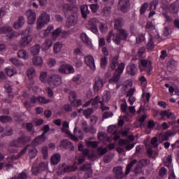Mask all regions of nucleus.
<instances>
[{"mask_svg":"<svg viewBox=\"0 0 179 179\" xmlns=\"http://www.w3.org/2000/svg\"><path fill=\"white\" fill-rule=\"evenodd\" d=\"M48 84L50 86H61L62 85V77L59 74H51L48 77Z\"/></svg>","mask_w":179,"mask_h":179,"instance_id":"6e6552de","label":"nucleus"},{"mask_svg":"<svg viewBox=\"0 0 179 179\" xmlns=\"http://www.w3.org/2000/svg\"><path fill=\"white\" fill-rule=\"evenodd\" d=\"M38 167L41 172L45 171V170H48V162H41Z\"/></svg>","mask_w":179,"mask_h":179,"instance_id":"a18cd8bd","label":"nucleus"},{"mask_svg":"<svg viewBox=\"0 0 179 179\" xmlns=\"http://www.w3.org/2000/svg\"><path fill=\"white\" fill-rule=\"evenodd\" d=\"M27 76L29 79H33L36 76V69L33 67H29L27 69Z\"/></svg>","mask_w":179,"mask_h":179,"instance_id":"72a5a7b5","label":"nucleus"},{"mask_svg":"<svg viewBox=\"0 0 179 179\" xmlns=\"http://www.w3.org/2000/svg\"><path fill=\"white\" fill-rule=\"evenodd\" d=\"M80 40L83 41L85 45H86V47H88L89 48H93V44H92V41H90V38H89V36H87L86 34H81Z\"/></svg>","mask_w":179,"mask_h":179,"instance_id":"f3484780","label":"nucleus"},{"mask_svg":"<svg viewBox=\"0 0 179 179\" xmlns=\"http://www.w3.org/2000/svg\"><path fill=\"white\" fill-rule=\"evenodd\" d=\"M5 72L6 73V75H8V76L12 77L13 76V75H15L17 71L15 69H14V67L9 66L5 69Z\"/></svg>","mask_w":179,"mask_h":179,"instance_id":"f704fd0d","label":"nucleus"},{"mask_svg":"<svg viewBox=\"0 0 179 179\" xmlns=\"http://www.w3.org/2000/svg\"><path fill=\"white\" fill-rule=\"evenodd\" d=\"M59 72H60V73L69 75V73H73V72H75V69H73V66H71V64H62L59 67Z\"/></svg>","mask_w":179,"mask_h":179,"instance_id":"9d476101","label":"nucleus"},{"mask_svg":"<svg viewBox=\"0 0 179 179\" xmlns=\"http://www.w3.org/2000/svg\"><path fill=\"white\" fill-rule=\"evenodd\" d=\"M30 141H31L30 136H27L24 134H22L17 140L13 141L10 143V146H14V148H19V146H22V145H24V143H27L30 142Z\"/></svg>","mask_w":179,"mask_h":179,"instance_id":"0eeeda50","label":"nucleus"},{"mask_svg":"<svg viewBox=\"0 0 179 179\" xmlns=\"http://www.w3.org/2000/svg\"><path fill=\"white\" fill-rule=\"evenodd\" d=\"M39 79L43 82V83H48V76L47 75V72H41Z\"/></svg>","mask_w":179,"mask_h":179,"instance_id":"4c0bfd02","label":"nucleus"},{"mask_svg":"<svg viewBox=\"0 0 179 179\" xmlns=\"http://www.w3.org/2000/svg\"><path fill=\"white\" fill-rule=\"evenodd\" d=\"M138 163V159H133L126 166V171L124 172L125 176H128L131 173V169Z\"/></svg>","mask_w":179,"mask_h":179,"instance_id":"cd10ccee","label":"nucleus"},{"mask_svg":"<svg viewBox=\"0 0 179 179\" xmlns=\"http://www.w3.org/2000/svg\"><path fill=\"white\" fill-rule=\"evenodd\" d=\"M107 152V148L99 147L96 150L97 156H103V155H106V152Z\"/></svg>","mask_w":179,"mask_h":179,"instance_id":"864d4df0","label":"nucleus"},{"mask_svg":"<svg viewBox=\"0 0 179 179\" xmlns=\"http://www.w3.org/2000/svg\"><path fill=\"white\" fill-rule=\"evenodd\" d=\"M93 108H88L85 110L83 111V114L85 118H90V116L92 115V114H93Z\"/></svg>","mask_w":179,"mask_h":179,"instance_id":"6e6d98bb","label":"nucleus"},{"mask_svg":"<svg viewBox=\"0 0 179 179\" xmlns=\"http://www.w3.org/2000/svg\"><path fill=\"white\" fill-rule=\"evenodd\" d=\"M80 12L83 19H86L87 17V15L90 13V10H89L87 5H82L80 6Z\"/></svg>","mask_w":179,"mask_h":179,"instance_id":"393cba45","label":"nucleus"},{"mask_svg":"<svg viewBox=\"0 0 179 179\" xmlns=\"http://www.w3.org/2000/svg\"><path fill=\"white\" fill-rule=\"evenodd\" d=\"M155 43H153V37L150 36L148 43H147V50H153Z\"/></svg>","mask_w":179,"mask_h":179,"instance_id":"4d7b16f0","label":"nucleus"},{"mask_svg":"<svg viewBox=\"0 0 179 179\" xmlns=\"http://www.w3.org/2000/svg\"><path fill=\"white\" fill-rule=\"evenodd\" d=\"M160 115L162 117H167L169 120H176V115L171 111L168 110H162L160 112Z\"/></svg>","mask_w":179,"mask_h":179,"instance_id":"5701e85b","label":"nucleus"},{"mask_svg":"<svg viewBox=\"0 0 179 179\" xmlns=\"http://www.w3.org/2000/svg\"><path fill=\"white\" fill-rule=\"evenodd\" d=\"M145 28L147 30H150L151 31L153 30H156V26L153 24V22H147L145 24Z\"/></svg>","mask_w":179,"mask_h":179,"instance_id":"13d9d810","label":"nucleus"},{"mask_svg":"<svg viewBox=\"0 0 179 179\" xmlns=\"http://www.w3.org/2000/svg\"><path fill=\"white\" fill-rule=\"evenodd\" d=\"M50 162L53 166H56V164H58V163L61 162V155H59V153L53 155L51 157Z\"/></svg>","mask_w":179,"mask_h":179,"instance_id":"c756f323","label":"nucleus"},{"mask_svg":"<svg viewBox=\"0 0 179 179\" xmlns=\"http://www.w3.org/2000/svg\"><path fill=\"white\" fill-rule=\"evenodd\" d=\"M24 153H26V150H21L18 155H17V156H12L10 157H8L7 158V162L8 164H10V163H13V162H15V160H17V159H19V157H21L22 156H23V155H24Z\"/></svg>","mask_w":179,"mask_h":179,"instance_id":"4be33fe9","label":"nucleus"},{"mask_svg":"<svg viewBox=\"0 0 179 179\" xmlns=\"http://www.w3.org/2000/svg\"><path fill=\"white\" fill-rule=\"evenodd\" d=\"M10 31H12L11 27H3L0 28L1 34H6V33H10Z\"/></svg>","mask_w":179,"mask_h":179,"instance_id":"8fccbe9b","label":"nucleus"},{"mask_svg":"<svg viewBox=\"0 0 179 179\" xmlns=\"http://www.w3.org/2000/svg\"><path fill=\"white\" fill-rule=\"evenodd\" d=\"M117 33L113 36V38H112V40L115 44H117L119 45V44H121V41L122 40H127L128 38V31L125 29H117Z\"/></svg>","mask_w":179,"mask_h":179,"instance_id":"7ed1b4c3","label":"nucleus"},{"mask_svg":"<svg viewBox=\"0 0 179 179\" xmlns=\"http://www.w3.org/2000/svg\"><path fill=\"white\" fill-rule=\"evenodd\" d=\"M106 84V82L103 80V78L100 76H97L95 78V83L94 85V92H97L100 90L103 87L104 85Z\"/></svg>","mask_w":179,"mask_h":179,"instance_id":"9b49d317","label":"nucleus"},{"mask_svg":"<svg viewBox=\"0 0 179 179\" xmlns=\"http://www.w3.org/2000/svg\"><path fill=\"white\" fill-rule=\"evenodd\" d=\"M113 174H115V177L117 179H122L124 178V171H122V166H117L113 168Z\"/></svg>","mask_w":179,"mask_h":179,"instance_id":"2eb2a0df","label":"nucleus"},{"mask_svg":"<svg viewBox=\"0 0 179 179\" xmlns=\"http://www.w3.org/2000/svg\"><path fill=\"white\" fill-rule=\"evenodd\" d=\"M71 136V139H72V141H74V142H78V141H79V139L78 138V136H79V135L78 134V127H76L74 129V134H70Z\"/></svg>","mask_w":179,"mask_h":179,"instance_id":"603ef678","label":"nucleus"},{"mask_svg":"<svg viewBox=\"0 0 179 179\" xmlns=\"http://www.w3.org/2000/svg\"><path fill=\"white\" fill-rule=\"evenodd\" d=\"M122 26H124V20L122 18H117L115 21V29L120 30V29H122Z\"/></svg>","mask_w":179,"mask_h":179,"instance_id":"473e14b6","label":"nucleus"},{"mask_svg":"<svg viewBox=\"0 0 179 179\" xmlns=\"http://www.w3.org/2000/svg\"><path fill=\"white\" fill-rule=\"evenodd\" d=\"M29 155L31 159H34L37 156V149L34 147L29 148Z\"/></svg>","mask_w":179,"mask_h":179,"instance_id":"37998d69","label":"nucleus"},{"mask_svg":"<svg viewBox=\"0 0 179 179\" xmlns=\"http://www.w3.org/2000/svg\"><path fill=\"white\" fill-rule=\"evenodd\" d=\"M102 102L103 101H100V96L99 95L96 96L94 99H91L92 106H97L99 103L101 104Z\"/></svg>","mask_w":179,"mask_h":179,"instance_id":"79ce46f5","label":"nucleus"},{"mask_svg":"<svg viewBox=\"0 0 179 179\" xmlns=\"http://www.w3.org/2000/svg\"><path fill=\"white\" fill-rule=\"evenodd\" d=\"M110 13H111V7H105L101 10V14L106 17L110 16Z\"/></svg>","mask_w":179,"mask_h":179,"instance_id":"49530a36","label":"nucleus"},{"mask_svg":"<svg viewBox=\"0 0 179 179\" xmlns=\"http://www.w3.org/2000/svg\"><path fill=\"white\" fill-rule=\"evenodd\" d=\"M120 57L118 55H115L113 57H112L111 63L109 65L108 71H114L115 68H117V66L118 65V59Z\"/></svg>","mask_w":179,"mask_h":179,"instance_id":"aec40b11","label":"nucleus"},{"mask_svg":"<svg viewBox=\"0 0 179 179\" xmlns=\"http://www.w3.org/2000/svg\"><path fill=\"white\" fill-rule=\"evenodd\" d=\"M62 49V44L59 42H57L54 44V52L55 54H58Z\"/></svg>","mask_w":179,"mask_h":179,"instance_id":"de8ad7c7","label":"nucleus"},{"mask_svg":"<svg viewBox=\"0 0 179 179\" xmlns=\"http://www.w3.org/2000/svg\"><path fill=\"white\" fill-rule=\"evenodd\" d=\"M124 63H120L119 64L117 69L115 70L113 78L109 80V83L110 85H115L118 83V82H120V79H121V75L122 74V72H124Z\"/></svg>","mask_w":179,"mask_h":179,"instance_id":"39448f33","label":"nucleus"},{"mask_svg":"<svg viewBox=\"0 0 179 179\" xmlns=\"http://www.w3.org/2000/svg\"><path fill=\"white\" fill-rule=\"evenodd\" d=\"M38 103H41V104H48V103H51V100L45 96H38Z\"/></svg>","mask_w":179,"mask_h":179,"instance_id":"09e8293b","label":"nucleus"},{"mask_svg":"<svg viewBox=\"0 0 179 179\" xmlns=\"http://www.w3.org/2000/svg\"><path fill=\"white\" fill-rule=\"evenodd\" d=\"M26 15L28 19V24H34V22H36V12L29 9L26 11Z\"/></svg>","mask_w":179,"mask_h":179,"instance_id":"dca6fc26","label":"nucleus"},{"mask_svg":"<svg viewBox=\"0 0 179 179\" xmlns=\"http://www.w3.org/2000/svg\"><path fill=\"white\" fill-rule=\"evenodd\" d=\"M85 62L92 71H95L96 69V64L94 63V57L93 56L89 55L85 57Z\"/></svg>","mask_w":179,"mask_h":179,"instance_id":"f8f14e48","label":"nucleus"},{"mask_svg":"<svg viewBox=\"0 0 179 179\" xmlns=\"http://www.w3.org/2000/svg\"><path fill=\"white\" fill-rule=\"evenodd\" d=\"M127 72L129 75H131V76H135L136 75V72H138V69H136V65L135 64H129L127 66Z\"/></svg>","mask_w":179,"mask_h":179,"instance_id":"6ab92c4d","label":"nucleus"},{"mask_svg":"<svg viewBox=\"0 0 179 179\" xmlns=\"http://www.w3.org/2000/svg\"><path fill=\"white\" fill-rule=\"evenodd\" d=\"M59 174H64V173H71L72 171H76L78 170V166L73 165L72 166L66 165L63 163L59 166Z\"/></svg>","mask_w":179,"mask_h":179,"instance_id":"1a4fd4ad","label":"nucleus"},{"mask_svg":"<svg viewBox=\"0 0 179 179\" xmlns=\"http://www.w3.org/2000/svg\"><path fill=\"white\" fill-rule=\"evenodd\" d=\"M149 7V4L148 3H144L140 9L141 15H143L146 12V9Z\"/></svg>","mask_w":179,"mask_h":179,"instance_id":"69168bd1","label":"nucleus"},{"mask_svg":"<svg viewBox=\"0 0 179 179\" xmlns=\"http://www.w3.org/2000/svg\"><path fill=\"white\" fill-rule=\"evenodd\" d=\"M88 26L92 33H94V34L99 33V29H97V20H96V18L90 20L88 22Z\"/></svg>","mask_w":179,"mask_h":179,"instance_id":"a211bd4d","label":"nucleus"},{"mask_svg":"<svg viewBox=\"0 0 179 179\" xmlns=\"http://www.w3.org/2000/svg\"><path fill=\"white\" fill-rule=\"evenodd\" d=\"M33 41V36L30 34V28H27L25 31L21 35V39L19 41V45L22 48H25L29 45V43Z\"/></svg>","mask_w":179,"mask_h":179,"instance_id":"f03ea898","label":"nucleus"},{"mask_svg":"<svg viewBox=\"0 0 179 179\" xmlns=\"http://www.w3.org/2000/svg\"><path fill=\"white\" fill-rule=\"evenodd\" d=\"M52 30H54V26H52V25L48 26L45 31L40 32V34H39L40 37H41L42 38L48 37V34H50V31H52Z\"/></svg>","mask_w":179,"mask_h":179,"instance_id":"bb28decb","label":"nucleus"},{"mask_svg":"<svg viewBox=\"0 0 179 179\" xmlns=\"http://www.w3.org/2000/svg\"><path fill=\"white\" fill-rule=\"evenodd\" d=\"M41 46L39 44H36L31 48V54L33 55H38L40 54V50Z\"/></svg>","mask_w":179,"mask_h":179,"instance_id":"2f4dec72","label":"nucleus"},{"mask_svg":"<svg viewBox=\"0 0 179 179\" xmlns=\"http://www.w3.org/2000/svg\"><path fill=\"white\" fill-rule=\"evenodd\" d=\"M52 40L51 39H45L43 43L42 44V50L43 51H47L50 50V48L52 47Z\"/></svg>","mask_w":179,"mask_h":179,"instance_id":"a878e982","label":"nucleus"},{"mask_svg":"<svg viewBox=\"0 0 179 179\" xmlns=\"http://www.w3.org/2000/svg\"><path fill=\"white\" fill-rule=\"evenodd\" d=\"M108 134H112V135L117 134V126L115 125H111L109 127H108L107 129Z\"/></svg>","mask_w":179,"mask_h":179,"instance_id":"052dcab7","label":"nucleus"},{"mask_svg":"<svg viewBox=\"0 0 179 179\" xmlns=\"http://www.w3.org/2000/svg\"><path fill=\"white\" fill-rule=\"evenodd\" d=\"M92 169V165L89 163L87 164H84L83 166L80 167V171H89Z\"/></svg>","mask_w":179,"mask_h":179,"instance_id":"bf43d9fd","label":"nucleus"},{"mask_svg":"<svg viewBox=\"0 0 179 179\" xmlns=\"http://www.w3.org/2000/svg\"><path fill=\"white\" fill-rule=\"evenodd\" d=\"M61 148H64V149H73V145L72 143L68 140H64L60 143Z\"/></svg>","mask_w":179,"mask_h":179,"instance_id":"c85d7f7f","label":"nucleus"},{"mask_svg":"<svg viewBox=\"0 0 179 179\" xmlns=\"http://www.w3.org/2000/svg\"><path fill=\"white\" fill-rule=\"evenodd\" d=\"M32 64L34 66H43V57L41 56L35 55L32 58Z\"/></svg>","mask_w":179,"mask_h":179,"instance_id":"412c9836","label":"nucleus"},{"mask_svg":"<svg viewBox=\"0 0 179 179\" xmlns=\"http://www.w3.org/2000/svg\"><path fill=\"white\" fill-rule=\"evenodd\" d=\"M176 66H177V62H176V60L171 59L168 62L167 70L169 71V72H171Z\"/></svg>","mask_w":179,"mask_h":179,"instance_id":"e433bc0d","label":"nucleus"},{"mask_svg":"<svg viewBox=\"0 0 179 179\" xmlns=\"http://www.w3.org/2000/svg\"><path fill=\"white\" fill-rule=\"evenodd\" d=\"M169 10L171 13H177V12H178V8H177V6L174 3L169 6Z\"/></svg>","mask_w":179,"mask_h":179,"instance_id":"0e129e2a","label":"nucleus"},{"mask_svg":"<svg viewBox=\"0 0 179 179\" xmlns=\"http://www.w3.org/2000/svg\"><path fill=\"white\" fill-rule=\"evenodd\" d=\"M111 99V92L110 91H105L103 96L102 100L104 103H108Z\"/></svg>","mask_w":179,"mask_h":179,"instance_id":"58836bf2","label":"nucleus"},{"mask_svg":"<svg viewBox=\"0 0 179 179\" xmlns=\"http://www.w3.org/2000/svg\"><path fill=\"white\" fill-rule=\"evenodd\" d=\"M17 55L18 58H21L22 59H29V52L24 49L19 50Z\"/></svg>","mask_w":179,"mask_h":179,"instance_id":"b1692460","label":"nucleus"},{"mask_svg":"<svg viewBox=\"0 0 179 179\" xmlns=\"http://www.w3.org/2000/svg\"><path fill=\"white\" fill-rule=\"evenodd\" d=\"M174 134L171 130H168L164 133H159L158 134V139L159 141H162V142H164V141H169V138L173 136Z\"/></svg>","mask_w":179,"mask_h":179,"instance_id":"ddd939ff","label":"nucleus"},{"mask_svg":"<svg viewBox=\"0 0 179 179\" xmlns=\"http://www.w3.org/2000/svg\"><path fill=\"white\" fill-rule=\"evenodd\" d=\"M99 29L101 33H106L108 30V27H107V24H103V23L100 24Z\"/></svg>","mask_w":179,"mask_h":179,"instance_id":"774afa93","label":"nucleus"},{"mask_svg":"<svg viewBox=\"0 0 179 179\" xmlns=\"http://www.w3.org/2000/svg\"><path fill=\"white\" fill-rule=\"evenodd\" d=\"M62 31L61 30V28H57V29H55L52 32L53 38H57V37H58V36H59V34H61Z\"/></svg>","mask_w":179,"mask_h":179,"instance_id":"338daca9","label":"nucleus"},{"mask_svg":"<svg viewBox=\"0 0 179 179\" xmlns=\"http://www.w3.org/2000/svg\"><path fill=\"white\" fill-rule=\"evenodd\" d=\"M62 9L65 16H69L66 22L68 27L75 26L78 23V12L79 11L78 6L66 3L62 6Z\"/></svg>","mask_w":179,"mask_h":179,"instance_id":"f257e3e1","label":"nucleus"},{"mask_svg":"<svg viewBox=\"0 0 179 179\" xmlns=\"http://www.w3.org/2000/svg\"><path fill=\"white\" fill-rule=\"evenodd\" d=\"M118 6L124 13L128 12L129 9V0H120L118 2Z\"/></svg>","mask_w":179,"mask_h":179,"instance_id":"4468645a","label":"nucleus"},{"mask_svg":"<svg viewBox=\"0 0 179 179\" xmlns=\"http://www.w3.org/2000/svg\"><path fill=\"white\" fill-rule=\"evenodd\" d=\"M159 3V1L153 0L150 3V10H156V8H157V5Z\"/></svg>","mask_w":179,"mask_h":179,"instance_id":"5fc2aeb1","label":"nucleus"},{"mask_svg":"<svg viewBox=\"0 0 179 179\" xmlns=\"http://www.w3.org/2000/svg\"><path fill=\"white\" fill-rule=\"evenodd\" d=\"M31 171L34 176H37L38 173H41V171H40V169L38 168V166H37V164L36 163L33 164Z\"/></svg>","mask_w":179,"mask_h":179,"instance_id":"3c124183","label":"nucleus"},{"mask_svg":"<svg viewBox=\"0 0 179 179\" xmlns=\"http://www.w3.org/2000/svg\"><path fill=\"white\" fill-rule=\"evenodd\" d=\"M13 120L10 116L1 115L0 116V122L6 124V122H12Z\"/></svg>","mask_w":179,"mask_h":179,"instance_id":"ea45409f","label":"nucleus"},{"mask_svg":"<svg viewBox=\"0 0 179 179\" xmlns=\"http://www.w3.org/2000/svg\"><path fill=\"white\" fill-rule=\"evenodd\" d=\"M20 36V33L17 31H13L7 35V39L13 40V38H16Z\"/></svg>","mask_w":179,"mask_h":179,"instance_id":"a19ab883","label":"nucleus"},{"mask_svg":"<svg viewBox=\"0 0 179 179\" xmlns=\"http://www.w3.org/2000/svg\"><path fill=\"white\" fill-rule=\"evenodd\" d=\"M138 164L142 166L143 167H146L150 164V159H141L139 161Z\"/></svg>","mask_w":179,"mask_h":179,"instance_id":"680f3d73","label":"nucleus"},{"mask_svg":"<svg viewBox=\"0 0 179 179\" xmlns=\"http://www.w3.org/2000/svg\"><path fill=\"white\" fill-rule=\"evenodd\" d=\"M50 20H51L50 14L43 11L37 19V29H43L45 24H48L50 23Z\"/></svg>","mask_w":179,"mask_h":179,"instance_id":"423d86ee","label":"nucleus"},{"mask_svg":"<svg viewBox=\"0 0 179 179\" xmlns=\"http://www.w3.org/2000/svg\"><path fill=\"white\" fill-rule=\"evenodd\" d=\"M8 61L13 64L15 66H23V62L17 57H10Z\"/></svg>","mask_w":179,"mask_h":179,"instance_id":"7c9ffc66","label":"nucleus"},{"mask_svg":"<svg viewBox=\"0 0 179 179\" xmlns=\"http://www.w3.org/2000/svg\"><path fill=\"white\" fill-rule=\"evenodd\" d=\"M107 64H108V59L107 57L103 56L101 58V67L103 69H106V66H107Z\"/></svg>","mask_w":179,"mask_h":179,"instance_id":"c03bdc74","label":"nucleus"},{"mask_svg":"<svg viewBox=\"0 0 179 179\" xmlns=\"http://www.w3.org/2000/svg\"><path fill=\"white\" fill-rule=\"evenodd\" d=\"M47 136L44 134H41L35 138V143H36L37 145H41V143H44V142H45Z\"/></svg>","mask_w":179,"mask_h":179,"instance_id":"c9c22d12","label":"nucleus"},{"mask_svg":"<svg viewBox=\"0 0 179 179\" xmlns=\"http://www.w3.org/2000/svg\"><path fill=\"white\" fill-rule=\"evenodd\" d=\"M141 65L139 69L141 72L145 71L148 75L152 73L153 71V62L149 59H140Z\"/></svg>","mask_w":179,"mask_h":179,"instance_id":"20e7f679","label":"nucleus"},{"mask_svg":"<svg viewBox=\"0 0 179 179\" xmlns=\"http://www.w3.org/2000/svg\"><path fill=\"white\" fill-rule=\"evenodd\" d=\"M86 143L87 146H90V148H93V149H96L97 146H99V143L97 141H86Z\"/></svg>","mask_w":179,"mask_h":179,"instance_id":"e2e57ef3","label":"nucleus"}]
</instances>
